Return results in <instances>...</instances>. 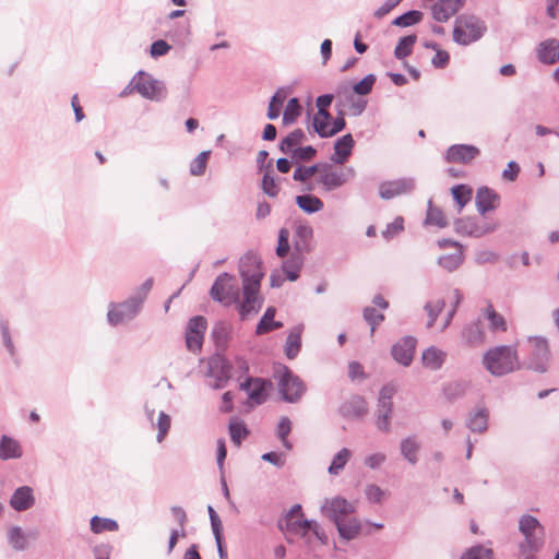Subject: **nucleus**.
I'll list each match as a JSON object with an SVG mask.
<instances>
[{
    "mask_svg": "<svg viewBox=\"0 0 559 559\" xmlns=\"http://www.w3.org/2000/svg\"><path fill=\"white\" fill-rule=\"evenodd\" d=\"M519 532L523 536L518 544L519 559H536L545 545V527L536 516L523 514L519 519Z\"/></svg>",
    "mask_w": 559,
    "mask_h": 559,
    "instance_id": "f257e3e1",
    "label": "nucleus"
},
{
    "mask_svg": "<svg viewBox=\"0 0 559 559\" xmlns=\"http://www.w3.org/2000/svg\"><path fill=\"white\" fill-rule=\"evenodd\" d=\"M286 96L287 93L283 88L277 90L275 94L272 96L266 114L270 120H275L280 117L281 107L285 102Z\"/></svg>",
    "mask_w": 559,
    "mask_h": 559,
    "instance_id": "49530a36",
    "label": "nucleus"
},
{
    "mask_svg": "<svg viewBox=\"0 0 559 559\" xmlns=\"http://www.w3.org/2000/svg\"><path fill=\"white\" fill-rule=\"evenodd\" d=\"M313 236V229L311 226L307 224H299L295 229V250L302 254L304 252L309 251V241Z\"/></svg>",
    "mask_w": 559,
    "mask_h": 559,
    "instance_id": "72a5a7b5",
    "label": "nucleus"
},
{
    "mask_svg": "<svg viewBox=\"0 0 559 559\" xmlns=\"http://www.w3.org/2000/svg\"><path fill=\"white\" fill-rule=\"evenodd\" d=\"M274 379L277 382L278 393L287 403H297L306 392L304 381L285 365L275 366Z\"/></svg>",
    "mask_w": 559,
    "mask_h": 559,
    "instance_id": "20e7f679",
    "label": "nucleus"
},
{
    "mask_svg": "<svg viewBox=\"0 0 559 559\" xmlns=\"http://www.w3.org/2000/svg\"><path fill=\"white\" fill-rule=\"evenodd\" d=\"M304 325L294 326L286 338L285 355L288 359H294L300 352L301 348V333Z\"/></svg>",
    "mask_w": 559,
    "mask_h": 559,
    "instance_id": "f704fd0d",
    "label": "nucleus"
},
{
    "mask_svg": "<svg viewBox=\"0 0 559 559\" xmlns=\"http://www.w3.org/2000/svg\"><path fill=\"white\" fill-rule=\"evenodd\" d=\"M489 409L485 406L472 409L465 425L472 432L484 433L488 429Z\"/></svg>",
    "mask_w": 559,
    "mask_h": 559,
    "instance_id": "4be33fe9",
    "label": "nucleus"
},
{
    "mask_svg": "<svg viewBox=\"0 0 559 559\" xmlns=\"http://www.w3.org/2000/svg\"><path fill=\"white\" fill-rule=\"evenodd\" d=\"M356 176L354 167L348 166L344 169L336 168L331 164H322L318 182L326 191H333L343 187L347 181Z\"/></svg>",
    "mask_w": 559,
    "mask_h": 559,
    "instance_id": "0eeeda50",
    "label": "nucleus"
},
{
    "mask_svg": "<svg viewBox=\"0 0 559 559\" xmlns=\"http://www.w3.org/2000/svg\"><path fill=\"white\" fill-rule=\"evenodd\" d=\"M139 313L138 306L128 298L108 305L107 321L111 326H118L133 320Z\"/></svg>",
    "mask_w": 559,
    "mask_h": 559,
    "instance_id": "9b49d317",
    "label": "nucleus"
},
{
    "mask_svg": "<svg viewBox=\"0 0 559 559\" xmlns=\"http://www.w3.org/2000/svg\"><path fill=\"white\" fill-rule=\"evenodd\" d=\"M464 3L465 0H438L431 7L432 17L438 22H447L464 7Z\"/></svg>",
    "mask_w": 559,
    "mask_h": 559,
    "instance_id": "a211bd4d",
    "label": "nucleus"
},
{
    "mask_svg": "<svg viewBox=\"0 0 559 559\" xmlns=\"http://www.w3.org/2000/svg\"><path fill=\"white\" fill-rule=\"evenodd\" d=\"M486 32L484 20L472 13H462L454 20L452 38L460 46H468L481 39Z\"/></svg>",
    "mask_w": 559,
    "mask_h": 559,
    "instance_id": "7ed1b4c3",
    "label": "nucleus"
},
{
    "mask_svg": "<svg viewBox=\"0 0 559 559\" xmlns=\"http://www.w3.org/2000/svg\"><path fill=\"white\" fill-rule=\"evenodd\" d=\"M210 151L201 152L190 164V174L192 176H201L205 173Z\"/></svg>",
    "mask_w": 559,
    "mask_h": 559,
    "instance_id": "bf43d9fd",
    "label": "nucleus"
},
{
    "mask_svg": "<svg viewBox=\"0 0 559 559\" xmlns=\"http://www.w3.org/2000/svg\"><path fill=\"white\" fill-rule=\"evenodd\" d=\"M346 126L344 119V112L342 110L338 111L337 117L333 120L332 124L329 126V129H323L320 124L319 136L320 138H330L341 132Z\"/></svg>",
    "mask_w": 559,
    "mask_h": 559,
    "instance_id": "864d4df0",
    "label": "nucleus"
},
{
    "mask_svg": "<svg viewBox=\"0 0 559 559\" xmlns=\"http://www.w3.org/2000/svg\"><path fill=\"white\" fill-rule=\"evenodd\" d=\"M118 527V523L111 519L100 518L97 515H94L91 519V531L95 534L103 532H116Z\"/></svg>",
    "mask_w": 559,
    "mask_h": 559,
    "instance_id": "c03bdc74",
    "label": "nucleus"
},
{
    "mask_svg": "<svg viewBox=\"0 0 559 559\" xmlns=\"http://www.w3.org/2000/svg\"><path fill=\"white\" fill-rule=\"evenodd\" d=\"M393 412V403L378 399V412L376 418V426L382 432L391 430V417Z\"/></svg>",
    "mask_w": 559,
    "mask_h": 559,
    "instance_id": "7c9ffc66",
    "label": "nucleus"
},
{
    "mask_svg": "<svg viewBox=\"0 0 559 559\" xmlns=\"http://www.w3.org/2000/svg\"><path fill=\"white\" fill-rule=\"evenodd\" d=\"M354 144L350 133L341 136L334 144V154L331 156V160L335 164H344L350 156Z\"/></svg>",
    "mask_w": 559,
    "mask_h": 559,
    "instance_id": "393cba45",
    "label": "nucleus"
},
{
    "mask_svg": "<svg viewBox=\"0 0 559 559\" xmlns=\"http://www.w3.org/2000/svg\"><path fill=\"white\" fill-rule=\"evenodd\" d=\"M292 423L288 417H282L277 425V436L281 439L283 445L287 449H292V443L287 439V436L290 433Z\"/></svg>",
    "mask_w": 559,
    "mask_h": 559,
    "instance_id": "052dcab7",
    "label": "nucleus"
},
{
    "mask_svg": "<svg viewBox=\"0 0 559 559\" xmlns=\"http://www.w3.org/2000/svg\"><path fill=\"white\" fill-rule=\"evenodd\" d=\"M354 504L342 497L325 499L321 506L322 514L329 518L334 524L345 520L349 514L354 513Z\"/></svg>",
    "mask_w": 559,
    "mask_h": 559,
    "instance_id": "ddd939ff",
    "label": "nucleus"
},
{
    "mask_svg": "<svg viewBox=\"0 0 559 559\" xmlns=\"http://www.w3.org/2000/svg\"><path fill=\"white\" fill-rule=\"evenodd\" d=\"M538 60L545 64H554L559 60V40L547 39L537 48Z\"/></svg>",
    "mask_w": 559,
    "mask_h": 559,
    "instance_id": "a878e982",
    "label": "nucleus"
},
{
    "mask_svg": "<svg viewBox=\"0 0 559 559\" xmlns=\"http://www.w3.org/2000/svg\"><path fill=\"white\" fill-rule=\"evenodd\" d=\"M317 521L307 519H297L295 521L288 520L285 524V530L289 533L300 534L301 537H306L307 532L311 531ZM284 530V527H281Z\"/></svg>",
    "mask_w": 559,
    "mask_h": 559,
    "instance_id": "79ce46f5",
    "label": "nucleus"
},
{
    "mask_svg": "<svg viewBox=\"0 0 559 559\" xmlns=\"http://www.w3.org/2000/svg\"><path fill=\"white\" fill-rule=\"evenodd\" d=\"M426 225H435L439 228L448 226V221L441 209L433 205L432 201H428V209L425 218Z\"/></svg>",
    "mask_w": 559,
    "mask_h": 559,
    "instance_id": "a19ab883",
    "label": "nucleus"
},
{
    "mask_svg": "<svg viewBox=\"0 0 559 559\" xmlns=\"http://www.w3.org/2000/svg\"><path fill=\"white\" fill-rule=\"evenodd\" d=\"M8 542L15 550H24L27 547V538L20 526L8 530Z\"/></svg>",
    "mask_w": 559,
    "mask_h": 559,
    "instance_id": "de8ad7c7",
    "label": "nucleus"
},
{
    "mask_svg": "<svg viewBox=\"0 0 559 559\" xmlns=\"http://www.w3.org/2000/svg\"><path fill=\"white\" fill-rule=\"evenodd\" d=\"M461 337L467 346L475 347L484 343L485 334L479 322H472L463 328Z\"/></svg>",
    "mask_w": 559,
    "mask_h": 559,
    "instance_id": "c85d7f7f",
    "label": "nucleus"
},
{
    "mask_svg": "<svg viewBox=\"0 0 559 559\" xmlns=\"http://www.w3.org/2000/svg\"><path fill=\"white\" fill-rule=\"evenodd\" d=\"M302 265L301 254L293 255L290 259L283 263V272L286 278L294 282L299 277V272Z\"/></svg>",
    "mask_w": 559,
    "mask_h": 559,
    "instance_id": "a18cd8bd",
    "label": "nucleus"
},
{
    "mask_svg": "<svg viewBox=\"0 0 559 559\" xmlns=\"http://www.w3.org/2000/svg\"><path fill=\"white\" fill-rule=\"evenodd\" d=\"M23 454L21 444L14 438L3 435L0 438V459L3 461L20 459Z\"/></svg>",
    "mask_w": 559,
    "mask_h": 559,
    "instance_id": "bb28decb",
    "label": "nucleus"
},
{
    "mask_svg": "<svg viewBox=\"0 0 559 559\" xmlns=\"http://www.w3.org/2000/svg\"><path fill=\"white\" fill-rule=\"evenodd\" d=\"M270 384L264 379L261 378H248L245 382L240 383V389L246 391L249 399L257 405H260L265 402L266 385Z\"/></svg>",
    "mask_w": 559,
    "mask_h": 559,
    "instance_id": "6ab92c4d",
    "label": "nucleus"
},
{
    "mask_svg": "<svg viewBox=\"0 0 559 559\" xmlns=\"http://www.w3.org/2000/svg\"><path fill=\"white\" fill-rule=\"evenodd\" d=\"M129 86H132V90H135L143 98L152 102H162L167 97L166 84L143 70L134 74Z\"/></svg>",
    "mask_w": 559,
    "mask_h": 559,
    "instance_id": "39448f33",
    "label": "nucleus"
},
{
    "mask_svg": "<svg viewBox=\"0 0 559 559\" xmlns=\"http://www.w3.org/2000/svg\"><path fill=\"white\" fill-rule=\"evenodd\" d=\"M364 319L370 324V332L373 334L376 328L384 320V316L372 307H366L364 309Z\"/></svg>",
    "mask_w": 559,
    "mask_h": 559,
    "instance_id": "0e129e2a",
    "label": "nucleus"
},
{
    "mask_svg": "<svg viewBox=\"0 0 559 559\" xmlns=\"http://www.w3.org/2000/svg\"><path fill=\"white\" fill-rule=\"evenodd\" d=\"M419 450L420 443L416 436H408L400 442L401 455L412 465H415L418 462Z\"/></svg>",
    "mask_w": 559,
    "mask_h": 559,
    "instance_id": "cd10ccee",
    "label": "nucleus"
},
{
    "mask_svg": "<svg viewBox=\"0 0 559 559\" xmlns=\"http://www.w3.org/2000/svg\"><path fill=\"white\" fill-rule=\"evenodd\" d=\"M171 425V418L165 412H159L157 423L155 427L157 428L156 440L158 443L163 442L166 438Z\"/></svg>",
    "mask_w": 559,
    "mask_h": 559,
    "instance_id": "13d9d810",
    "label": "nucleus"
},
{
    "mask_svg": "<svg viewBox=\"0 0 559 559\" xmlns=\"http://www.w3.org/2000/svg\"><path fill=\"white\" fill-rule=\"evenodd\" d=\"M352 456L350 450L347 448L341 449L332 459V462L328 468L330 475H338L347 464Z\"/></svg>",
    "mask_w": 559,
    "mask_h": 559,
    "instance_id": "37998d69",
    "label": "nucleus"
},
{
    "mask_svg": "<svg viewBox=\"0 0 559 559\" xmlns=\"http://www.w3.org/2000/svg\"><path fill=\"white\" fill-rule=\"evenodd\" d=\"M275 313L276 309L274 307H269L265 310L264 314L262 316L257 325L255 334L262 335L283 326L282 322L274 320Z\"/></svg>",
    "mask_w": 559,
    "mask_h": 559,
    "instance_id": "c9c22d12",
    "label": "nucleus"
},
{
    "mask_svg": "<svg viewBox=\"0 0 559 559\" xmlns=\"http://www.w3.org/2000/svg\"><path fill=\"white\" fill-rule=\"evenodd\" d=\"M461 559H492V550L484 546H476L465 552Z\"/></svg>",
    "mask_w": 559,
    "mask_h": 559,
    "instance_id": "338daca9",
    "label": "nucleus"
},
{
    "mask_svg": "<svg viewBox=\"0 0 559 559\" xmlns=\"http://www.w3.org/2000/svg\"><path fill=\"white\" fill-rule=\"evenodd\" d=\"M414 189L415 180L413 178H399L381 182L379 185V195L383 200H390L411 193Z\"/></svg>",
    "mask_w": 559,
    "mask_h": 559,
    "instance_id": "dca6fc26",
    "label": "nucleus"
},
{
    "mask_svg": "<svg viewBox=\"0 0 559 559\" xmlns=\"http://www.w3.org/2000/svg\"><path fill=\"white\" fill-rule=\"evenodd\" d=\"M211 298L224 306L239 302V287L234 275L224 272L219 274L210 290Z\"/></svg>",
    "mask_w": 559,
    "mask_h": 559,
    "instance_id": "423d86ee",
    "label": "nucleus"
},
{
    "mask_svg": "<svg viewBox=\"0 0 559 559\" xmlns=\"http://www.w3.org/2000/svg\"><path fill=\"white\" fill-rule=\"evenodd\" d=\"M322 164H314L312 166H298L293 174L295 181L305 182L311 178L316 173L320 175Z\"/></svg>",
    "mask_w": 559,
    "mask_h": 559,
    "instance_id": "4d7b16f0",
    "label": "nucleus"
},
{
    "mask_svg": "<svg viewBox=\"0 0 559 559\" xmlns=\"http://www.w3.org/2000/svg\"><path fill=\"white\" fill-rule=\"evenodd\" d=\"M447 356V352L431 345L423 350L420 361L424 368L430 371H438L443 367Z\"/></svg>",
    "mask_w": 559,
    "mask_h": 559,
    "instance_id": "aec40b11",
    "label": "nucleus"
},
{
    "mask_svg": "<svg viewBox=\"0 0 559 559\" xmlns=\"http://www.w3.org/2000/svg\"><path fill=\"white\" fill-rule=\"evenodd\" d=\"M499 195L487 187H481L476 193V209L480 215L493 211L498 206Z\"/></svg>",
    "mask_w": 559,
    "mask_h": 559,
    "instance_id": "b1692460",
    "label": "nucleus"
},
{
    "mask_svg": "<svg viewBox=\"0 0 559 559\" xmlns=\"http://www.w3.org/2000/svg\"><path fill=\"white\" fill-rule=\"evenodd\" d=\"M231 366L228 360L221 356L214 355L207 360L205 377L210 379L209 385L214 390L223 389L230 379Z\"/></svg>",
    "mask_w": 559,
    "mask_h": 559,
    "instance_id": "1a4fd4ad",
    "label": "nucleus"
},
{
    "mask_svg": "<svg viewBox=\"0 0 559 559\" xmlns=\"http://www.w3.org/2000/svg\"><path fill=\"white\" fill-rule=\"evenodd\" d=\"M260 286L252 284L242 285L243 300L237 302L238 312L241 320H247L249 317L257 314L262 307V298L259 296Z\"/></svg>",
    "mask_w": 559,
    "mask_h": 559,
    "instance_id": "f8f14e48",
    "label": "nucleus"
},
{
    "mask_svg": "<svg viewBox=\"0 0 559 559\" xmlns=\"http://www.w3.org/2000/svg\"><path fill=\"white\" fill-rule=\"evenodd\" d=\"M423 19V13L417 10H411L405 12L404 14L395 17L392 21V24L400 27H408L419 23Z\"/></svg>",
    "mask_w": 559,
    "mask_h": 559,
    "instance_id": "3c124183",
    "label": "nucleus"
},
{
    "mask_svg": "<svg viewBox=\"0 0 559 559\" xmlns=\"http://www.w3.org/2000/svg\"><path fill=\"white\" fill-rule=\"evenodd\" d=\"M367 412V402L359 395L352 396L340 406V414L345 418H360Z\"/></svg>",
    "mask_w": 559,
    "mask_h": 559,
    "instance_id": "5701e85b",
    "label": "nucleus"
},
{
    "mask_svg": "<svg viewBox=\"0 0 559 559\" xmlns=\"http://www.w3.org/2000/svg\"><path fill=\"white\" fill-rule=\"evenodd\" d=\"M305 140V133L301 129H295L280 143V151L284 154H290L297 145Z\"/></svg>",
    "mask_w": 559,
    "mask_h": 559,
    "instance_id": "58836bf2",
    "label": "nucleus"
},
{
    "mask_svg": "<svg viewBox=\"0 0 559 559\" xmlns=\"http://www.w3.org/2000/svg\"><path fill=\"white\" fill-rule=\"evenodd\" d=\"M530 357L527 368L544 373L548 369L549 349L546 338L531 336L527 338Z\"/></svg>",
    "mask_w": 559,
    "mask_h": 559,
    "instance_id": "6e6552de",
    "label": "nucleus"
},
{
    "mask_svg": "<svg viewBox=\"0 0 559 559\" xmlns=\"http://www.w3.org/2000/svg\"><path fill=\"white\" fill-rule=\"evenodd\" d=\"M289 231L286 228H281L278 231V242L276 254L284 258L289 251Z\"/></svg>",
    "mask_w": 559,
    "mask_h": 559,
    "instance_id": "774afa93",
    "label": "nucleus"
},
{
    "mask_svg": "<svg viewBox=\"0 0 559 559\" xmlns=\"http://www.w3.org/2000/svg\"><path fill=\"white\" fill-rule=\"evenodd\" d=\"M229 433L231 441L239 447L243 439L248 436L249 431L242 421H231L229 424Z\"/></svg>",
    "mask_w": 559,
    "mask_h": 559,
    "instance_id": "6e6d98bb",
    "label": "nucleus"
},
{
    "mask_svg": "<svg viewBox=\"0 0 559 559\" xmlns=\"http://www.w3.org/2000/svg\"><path fill=\"white\" fill-rule=\"evenodd\" d=\"M230 334V328L224 322L215 324L212 331L213 338L216 345H225Z\"/></svg>",
    "mask_w": 559,
    "mask_h": 559,
    "instance_id": "680f3d73",
    "label": "nucleus"
},
{
    "mask_svg": "<svg viewBox=\"0 0 559 559\" xmlns=\"http://www.w3.org/2000/svg\"><path fill=\"white\" fill-rule=\"evenodd\" d=\"M481 362L484 368L493 377H502L520 368L515 347L510 345L495 346L486 350Z\"/></svg>",
    "mask_w": 559,
    "mask_h": 559,
    "instance_id": "f03ea898",
    "label": "nucleus"
},
{
    "mask_svg": "<svg viewBox=\"0 0 559 559\" xmlns=\"http://www.w3.org/2000/svg\"><path fill=\"white\" fill-rule=\"evenodd\" d=\"M451 193L460 213L472 200L473 190L467 185H455L452 187Z\"/></svg>",
    "mask_w": 559,
    "mask_h": 559,
    "instance_id": "4c0bfd02",
    "label": "nucleus"
},
{
    "mask_svg": "<svg viewBox=\"0 0 559 559\" xmlns=\"http://www.w3.org/2000/svg\"><path fill=\"white\" fill-rule=\"evenodd\" d=\"M464 248L456 249L452 253L442 254L437 259V264L444 271L452 273L456 271L464 262Z\"/></svg>",
    "mask_w": 559,
    "mask_h": 559,
    "instance_id": "473e14b6",
    "label": "nucleus"
},
{
    "mask_svg": "<svg viewBox=\"0 0 559 559\" xmlns=\"http://www.w3.org/2000/svg\"><path fill=\"white\" fill-rule=\"evenodd\" d=\"M317 154V150L311 146L307 145L304 147H297L290 153L292 160L295 163L302 162V160H310L312 159Z\"/></svg>",
    "mask_w": 559,
    "mask_h": 559,
    "instance_id": "e2e57ef3",
    "label": "nucleus"
},
{
    "mask_svg": "<svg viewBox=\"0 0 559 559\" xmlns=\"http://www.w3.org/2000/svg\"><path fill=\"white\" fill-rule=\"evenodd\" d=\"M445 306V302L442 298L427 301L424 309L427 312L428 321L427 328L430 329L433 326L438 316L441 313Z\"/></svg>",
    "mask_w": 559,
    "mask_h": 559,
    "instance_id": "09e8293b",
    "label": "nucleus"
},
{
    "mask_svg": "<svg viewBox=\"0 0 559 559\" xmlns=\"http://www.w3.org/2000/svg\"><path fill=\"white\" fill-rule=\"evenodd\" d=\"M376 82V75L373 74H367L362 80H360L358 83L354 84L353 91L358 95H368L374 85Z\"/></svg>",
    "mask_w": 559,
    "mask_h": 559,
    "instance_id": "69168bd1",
    "label": "nucleus"
},
{
    "mask_svg": "<svg viewBox=\"0 0 559 559\" xmlns=\"http://www.w3.org/2000/svg\"><path fill=\"white\" fill-rule=\"evenodd\" d=\"M296 204L307 214H313L321 211L323 202L313 194H301L296 198Z\"/></svg>",
    "mask_w": 559,
    "mask_h": 559,
    "instance_id": "e433bc0d",
    "label": "nucleus"
},
{
    "mask_svg": "<svg viewBox=\"0 0 559 559\" xmlns=\"http://www.w3.org/2000/svg\"><path fill=\"white\" fill-rule=\"evenodd\" d=\"M485 314L492 331L504 332L507 330V322L504 318L498 313L491 305L487 306Z\"/></svg>",
    "mask_w": 559,
    "mask_h": 559,
    "instance_id": "603ef678",
    "label": "nucleus"
},
{
    "mask_svg": "<svg viewBox=\"0 0 559 559\" xmlns=\"http://www.w3.org/2000/svg\"><path fill=\"white\" fill-rule=\"evenodd\" d=\"M239 274L242 278V285L252 284L253 286H261L264 273L258 254L249 251L240 258Z\"/></svg>",
    "mask_w": 559,
    "mask_h": 559,
    "instance_id": "9d476101",
    "label": "nucleus"
},
{
    "mask_svg": "<svg viewBox=\"0 0 559 559\" xmlns=\"http://www.w3.org/2000/svg\"><path fill=\"white\" fill-rule=\"evenodd\" d=\"M416 346V337L411 335L404 336L392 345L391 355L397 364L408 367L413 362Z\"/></svg>",
    "mask_w": 559,
    "mask_h": 559,
    "instance_id": "2eb2a0df",
    "label": "nucleus"
},
{
    "mask_svg": "<svg viewBox=\"0 0 559 559\" xmlns=\"http://www.w3.org/2000/svg\"><path fill=\"white\" fill-rule=\"evenodd\" d=\"M335 526L340 537L345 540H353L357 538L361 532V523L356 518H346L335 524Z\"/></svg>",
    "mask_w": 559,
    "mask_h": 559,
    "instance_id": "c756f323",
    "label": "nucleus"
},
{
    "mask_svg": "<svg viewBox=\"0 0 559 559\" xmlns=\"http://www.w3.org/2000/svg\"><path fill=\"white\" fill-rule=\"evenodd\" d=\"M10 507L17 512H23L31 509L35 504V497L33 489L28 486L16 488L11 498Z\"/></svg>",
    "mask_w": 559,
    "mask_h": 559,
    "instance_id": "412c9836",
    "label": "nucleus"
},
{
    "mask_svg": "<svg viewBox=\"0 0 559 559\" xmlns=\"http://www.w3.org/2000/svg\"><path fill=\"white\" fill-rule=\"evenodd\" d=\"M479 148L472 144H453L448 147L444 159L448 163L467 164L479 155Z\"/></svg>",
    "mask_w": 559,
    "mask_h": 559,
    "instance_id": "f3484780",
    "label": "nucleus"
},
{
    "mask_svg": "<svg viewBox=\"0 0 559 559\" xmlns=\"http://www.w3.org/2000/svg\"><path fill=\"white\" fill-rule=\"evenodd\" d=\"M301 114V107L296 97L290 98L283 112V123L285 126L293 124Z\"/></svg>",
    "mask_w": 559,
    "mask_h": 559,
    "instance_id": "8fccbe9b",
    "label": "nucleus"
},
{
    "mask_svg": "<svg viewBox=\"0 0 559 559\" xmlns=\"http://www.w3.org/2000/svg\"><path fill=\"white\" fill-rule=\"evenodd\" d=\"M417 36L415 34L401 37L394 49V57L403 60L413 52L414 45L416 44Z\"/></svg>",
    "mask_w": 559,
    "mask_h": 559,
    "instance_id": "ea45409f",
    "label": "nucleus"
},
{
    "mask_svg": "<svg viewBox=\"0 0 559 559\" xmlns=\"http://www.w3.org/2000/svg\"><path fill=\"white\" fill-rule=\"evenodd\" d=\"M153 286V278H147L136 290L133 293L129 299L138 306V309L141 311L142 305L145 301L150 290Z\"/></svg>",
    "mask_w": 559,
    "mask_h": 559,
    "instance_id": "5fc2aeb1",
    "label": "nucleus"
},
{
    "mask_svg": "<svg viewBox=\"0 0 559 559\" xmlns=\"http://www.w3.org/2000/svg\"><path fill=\"white\" fill-rule=\"evenodd\" d=\"M454 230L464 237L479 238L478 218L462 217L454 221Z\"/></svg>",
    "mask_w": 559,
    "mask_h": 559,
    "instance_id": "2f4dec72",
    "label": "nucleus"
},
{
    "mask_svg": "<svg viewBox=\"0 0 559 559\" xmlns=\"http://www.w3.org/2000/svg\"><path fill=\"white\" fill-rule=\"evenodd\" d=\"M206 331V319L202 316L193 317L186 328V345L190 352L197 353L202 348Z\"/></svg>",
    "mask_w": 559,
    "mask_h": 559,
    "instance_id": "4468645a",
    "label": "nucleus"
}]
</instances>
